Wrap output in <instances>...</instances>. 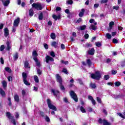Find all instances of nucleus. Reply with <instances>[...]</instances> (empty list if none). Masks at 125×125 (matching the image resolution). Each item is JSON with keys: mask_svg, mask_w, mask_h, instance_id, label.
Masks as SVG:
<instances>
[{"mask_svg": "<svg viewBox=\"0 0 125 125\" xmlns=\"http://www.w3.org/2000/svg\"><path fill=\"white\" fill-rule=\"evenodd\" d=\"M91 78L95 80H100L101 78V74L99 71H96L95 74H91Z\"/></svg>", "mask_w": 125, "mask_h": 125, "instance_id": "obj_1", "label": "nucleus"}, {"mask_svg": "<svg viewBox=\"0 0 125 125\" xmlns=\"http://www.w3.org/2000/svg\"><path fill=\"white\" fill-rule=\"evenodd\" d=\"M23 82L26 85H31V83L27 81V74L25 72L22 73Z\"/></svg>", "mask_w": 125, "mask_h": 125, "instance_id": "obj_2", "label": "nucleus"}, {"mask_svg": "<svg viewBox=\"0 0 125 125\" xmlns=\"http://www.w3.org/2000/svg\"><path fill=\"white\" fill-rule=\"evenodd\" d=\"M47 103L48 104V106L49 109H51L54 111H56V110H57V108H56V107H55V106L51 104V101L49 99H47Z\"/></svg>", "mask_w": 125, "mask_h": 125, "instance_id": "obj_3", "label": "nucleus"}, {"mask_svg": "<svg viewBox=\"0 0 125 125\" xmlns=\"http://www.w3.org/2000/svg\"><path fill=\"white\" fill-rule=\"evenodd\" d=\"M32 6L36 9H37V10H42V6L40 3H34Z\"/></svg>", "mask_w": 125, "mask_h": 125, "instance_id": "obj_4", "label": "nucleus"}, {"mask_svg": "<svg viewBox=\"0 0 125 125\" xmlns=\"http://www.w3.org/2000/svg\"><path fill=\"white\" fill-rule=\"evenodd\" d=\"M6 116L8 118H9L10 120H12V123L14 125H16V122L15 121V119H14L13 116H11V114L9 112H7L6 113Z\"/></svg>", "mask_w": 125, "mask_h": 125, "instance_id": "obj_5", "label": "nucleus"}, {"mask_svg": "<svg viewBox=\"0 0 125 125\" xmlns=\"http://www.w3.org/2000/svg\"><path fill=\"white\" fill-rule=\"evenodd\" d=\"M70 96H71V98H73V99L76 102H78V97L77 96V95L74 91H71L70 92Z\"/></svg>", "mask_w": 125, "mask_h": 125, "instance_id": "obj_6", "label": "nucleus"}, {"mask_svg": "<svg viewBox=\"0 0 125 125\" xmlns=\"http://www.w3.org/2000/svg\"><path fill=\"white\" fill-rule=\"evenodd\" d=\"M56 79L58 83H59L60 84L62 83V78H61V76H59V74H56Z\"/></svg>", "mask_w": 125, "mask_h": 125, "instance_id": "obj_7", "label": "nucleus"}, {"mask_svg": "<svg viewBox=\"0 0 125 125\" xmlns=\"http://www.w3.org/2000/svg\"><path fill=\"white\" fill-rule=\"evenodd\" d=\"M20 22V19L19 18H18L16 20L14 21L13 26H14V27H18V25H19Z\"/></svg>", "mask_w": 125, "mask_h": 125, "instance_id": "obj_8", "label": "nucleus"}, {"mask_svg": "<svg viewBox=\"0 0 125 125\" xmlns=\"http://www.w3.org/2000/svg\"><path fill=\"white\" fill-rule=\"evenodd\" d=\"M4 6H7L9 3H10V1L9 0H1Z\"/></svg>", "mask_w": 125, "mask_h": 125, "instance_id": "obj_9", "label": "nucleus"}, {"mask_svg": "<svg viewBox=\"0 0 125 125\" xmlns=\"http://www.w3.org/2000/svg\"><path fill=\"white\" fill-rule=\"evenodd\" d=\"M45 59H46V63H48L49 61H51L52 62L54 61V60L53 59V58H52L51 57L49 56H46V57H45Z\"/></svg>", "mask_w": 125, "mask_h": 125, "instance_id": "obj_10", "label": "nucleus"}, {"mask_svg": "<svg viewBox=\"0 0 125 125\" xmlns=\"http://www.w3.org/2000/svg\"><path fill=\"white\" fill-rule=\"evenodd\" d=\"M51 92L53 93V95H54V96L57 97L58 96V95H59L60 94L59 91L57 90L52 89Z\"/></svg>", "mask_w": 125, "mask_h": 125, "instance_id": "obj_11", "label": "nucleus"}, {"mask_svg": "<svg viewBox=\"0 0 125 125\" xmlns=\"http://www.w3.org/2000/svg\"><path fill=\"white\" fill-rule=\"evenodd\" d=\"M34 61L36 62V64L38 67H41V62L38 60V58H33Z\"/></svg>", "mask_w": 125, "mask_h": 125, "instance_id": "obj_12", "label": "nucleus"}, {"mask_svg": "<svg viewBox=\"0 0 125 125\" xmlns=\"http://www.w3.org/2000/svg\"><path fill=\"white\" fill-rule=\"evenodd\" d=\"M95 51V50H94V48H92L90 50L88 51V54L90 55H93Z\"/></svg>", "mask_w": 125, "mask_h": 125, "instance_id": "obj_13", "label": "nucleus"}, {"mask_svg": "<svg viewBox=\"0 0 125 125\" xmlns=\"http://www.w3.org/2000/svg\"><path fill=\"white\" fill-rule=\"evenodd\" d=\"M52 17L54 19H55V21H56V20H57V19L58 20H59V19H61V16L60 15H59L58 16L53 15Z\"/></svg>", "mask_w": 125, "mask_h": 125, "instance_id": "obj_14", "label": "nucleus"}, {"mask_svg": "<svg viewBox=\"0 0 125 125\" xmlns=\"http://www.w3.org/2000/svg\"><path fill=\"white\" fill-rule=\"evenodd\" d=\"M96 25H93V24H91L89 27L90 30H93V31H96V29H97V27L96 26Z\"/></svg>", "mask_w": 125, "mask_h": 125, "instance_id": "obj_15", "label": "nucleus"}, {"mask_svg": "<svg viewBox=\"0 0 125 125\" xmlns=\"http://www.w3.org/2000/svg\"><path fill=\"white\" fill-rule=\"evenodd\" d=\"M0 94L2 97H5V92L1 88H0Z\"/></svg>", "mask_w": 125, "mask_h": 125, "instance_id": "obj_16", "label": "nucleus"}, {"mask_svg": "<svg viewBox=\"0 0 125 125\" xmlns=\"http://www.w3.org/2000/svg\"><path fill=\"white\" fill-rule=\"evenodd\" d=\"M4 36L7 37V36H8V35H9L8 29L7 28H5L4 30Z\"/></svg>", "mask_w": 125, "mask_h": 125, "instance_id": "obj_17", "label": "nucleus"}, {"mask_svg": "<svg viewBox=\"0 0 125 125\" xmlns=\"http://www.w3.org/2000/svg\"><path fill=\"white\" fill-rule=\"evenodd\" d=\"M84 14V9H82L81 11L79 13L80 17H83Z\"/></svg>", "mask_w": 125, "mask_h": 125, "instance_id": "obj_18", "label": "nucleus"}, {"mask_svg": "<svg viewBox=\"0 0 125 125\" xmlns=\"http://www.w3.org/2000/svg\"><path fill=\"white\" fill-rule=\"evenodd\" d=\"M103 125H111V123L108 122L106 120H103Z\"/></svg>", "mask_w": 125, "mask_h": 125, "instance_id": "obj_19", "label": "nucleus"}, {"mask_svg": "<svg viewBox=\"0 0 125 125\" xmlns=\"http://www.w3.org/2000/svg\"><path fill=\"white\" fill-rule=\"evenodd\" d=\"M51 45L52 46H53L54 47H55V48H56V47H57V45H58V44L57 43V42H52Z\"/></svg>", "mask_w": 125, "mask_h": 125, "instance_id": "obj_20", "label": "nucleus"}, {"mask_svg": "<svg viewBox=\"0 0 125 125\" xmlns=\"http://www.w3.org/2000/svg\"><path fill=\"white\" fill-rule=\"evenodd\" d=\"M32 55L34 58H37V56H38V53H37L36 51H34L32 52Z\"/></svg>", "mask_w": 125, "mask_h": 125, "instance_id": "obj_21", "label": "nucleus"}, {"mask_svg": "<svg viewBox=\"0 0 125 125\" xmlns=\"http://www.w3.org/2000/svg\"><path fill=\"white\" fill-rule=\"evenodd\" d=\"M2 86L4 88H5V87H6V86H7V83L5 81H3L2 82Z\"/></svg>", "mask_w": 125, "mask_h": 125, "instance_id": "obj_22", "label": "nucleus"}, {"mask_svg": "<svg viewBox=\"0 0 125 125\" xmlns=\"http://www.w3.org/2000/svg\"><path fill=\"white\" fill-rule=\"evenodd\" d=\"M117 115H118L119 117H121V118H123V119H125V112L124 113L123 115L121 113H117Z\"/></svg>", "mask_w": 125, "mask_h": 125, "instance_id": "obj_23", "label": "nucleus"}, {"mask_svg": "<svg viewBox=\"0 0 125 125\" xmlns=\"http://www.w3.org/2000/svg\"><path fill=\"white\" fill-rule=\"evenodd\" d=\"M60 87L61 90H62V91H65V87H64L63 84H62V83L60 84Z\"/></svg>", "mask_w": 125, "mask_h": 125, "instance_id": "obj_24", "label": "nucleus"}, {"mask_svg": "<svg viewBox=\"0 0 125 125\" xmlns=\"http://www.w3.org/2000/svg\"><path fill=\"white\" fill-rule=\"evenodd\" d=\"M106 36L108 40H111V39H112V35H111L110 33L106 34Z\"/></svg>", "mask_w": 125, "mask_h": 125, "instance_id": "obj_25", "label": "nucleus"}, {"mask_svg": "<svg viewBox=\"0 0 125 125\" xmlns=\"http://www.w3.org/2000/svg\"><path fill=\"white\" fill-rule=\"evenodd\" d=\"M89 22L91 24H92V23H93L94 24V25H97V22H96V21H95L93 19L90 20Z\"/></svg>", "mask_w": 125, "mask_h": 125, "instance_id": "obj_26", "label": "nucleus"}, {"mask_svg": "<svg viewBox=\"0 0 125 125\" xmlns=\"http://www.w3.org/2000/svg\"><path fill=\"white\" fill-rule=\"evenodd\" d=\"M34 81L35 82V83H39V77H38V76L37 75H35L34 76Z\"/></svg>", "mask_w": 125, "mask_h": 125, "instance_id": "obj_27", "label": "nucleus"}, {"mask_svg": "<svg viewBox=\"0 0 125 125\" xmlns=\"http://www.w3.org/2000/svg\"><path fill=\"white\" fill-rule=\"evenodd\" d=\"M14 99L16 102H19V96L18 95H16L14 97Z\"/></svg>", "mask_w": 125, "mask_h": 125, "instance_id": "obj_28", "label": "nucleus"}, {"mask_svg": "<svg viewBox=\"0 0 125 125\" xmlns=\"http://www.w3.org/2000/svg\"><path fill=\"white\" fill-rule=\"evenodd\" d=\"M114 25H115V23H114V21H111L109 23V28L111 30V29H112V28H113V26H114Z\"/></svg>", "mask_w": 125, "mask_h": 125, "instance_id": "obj_29", "label": "nucleus"}, {"mask_svg": "<svg viewBox=\"0 0 125 125\" xmlns=\"http://www.w3.org/2000/svg\"><path fill=\"white\" fill-rule=\"evenodd\" d=\"M29 15L30 16H33L34 15V10L32 9L29 10Z\"/></svg>", "mask_w": 125, "mask_h": 125, "instance_id": "obj_30", "label": "nucleus"}, {"mask_svg": "<svg viewBox=\"0 0 125 125\" xmlns=\"http://www.w3.org/2000/svg\"><path fill=\"white\" fill-rule=\"evenodd\" d=\"M50 37L52 40H55V39L56 38V35H55V34L54 33H52Z\"/></svg>", "mask_w": 125, "mask_h": 125, "instance_id": "obj_31", "label": "nucleus"}, {"mask_svg": "<svg viewBox=\"0 0 125 125\" xmlns=\"http://www.w3.org/2000/svg\"><path fill=\"white\" fill-rule=\"evenodd\" d=\"M86 63L87 64V65L90 67L91 65V61H90V59H88L86 61Z\"/></svg>", "mask_w": 125, "mask_h": 125, "instance_id": "obj_32", "label": "nucleus"}, {"mask_svg": "<svg viewBox=\"0 0 125 125\" xmlns=\"http://www.w3.org/2000/svg\"><path fill=\"white\" fill-rule=\"evenodd\" d=\"M24 67L25 68H30V66H29V63L28 62H25Z\"/></svg>", "mask_w": 125, "mask_h": 125, "instance_id": "obj_33", "label": "nucleus"}, {"mask_svg": "<svg viewBox=\"0 0 125 125\" xmlns=\"http://www.w3.org/2000/svg\"><path fill=\"white\" fill-rule=\"evenodd\" d=\"M5 70L6 72H8V73H11V69L8 67H5Z\"/></svg>", "mask_w": 125, "mask_h": 125, "instance_id": "obj_34", "label": "nucleus"}, {"mask_svg": "<svg viewBox=\"0 0 125 125\" xmlns=\"http://www.w3.org/2000/svg\"><path fill=\"white\" fill-rule=\"evenodd\" d=\"M42 18H43L42 13H41L39 16V20H42Z\"/></svg>", "mask_w": 125, "mask_h": 125, "instance_id": "obj_35", "label": "nucleus"}, {"mask_svg": "<svg viewBox=\"0 0 125 125\" xmlns=\"http://www.w3.org/2000/svg\"><path fill=\"white\" fill-rule=\"evenodd\" d=\"M7 50H10V46H9V42H6Z\"/></svg>", "mask_w": 125, "mask_h": 125, "instance_id": "obj_36", "label": "nucleus"}, {"mask_svg": "<svg viewBox=\"0 0 125 125\" xmlns=\"http://www.w3.org/2000/svg\"><path fill=\"white\" fill-rule=\"evenodd\" d=\"M85 28H86V25H82V26H80V30H81V31H83V30H84L85 29Z\"/></svg>", "mask_w": 125, "mask_h": 125, "instance_id": "obj_37", "label": "nucleus"}, {"mask_svg": "<svg viewBox=\"0 0 125 125\" xmlns=\"http://www.w3.org/2000/svg\"><path fill=\"white\" fill-rule=\"evenodd\" d=\"M14 58L15 60H17L18 59V53H16L14 56Z\"/></svg>", "mask_w": 125, "mask_h": 125, "instance_id": "obj_38", "label": "nucleus"}, {"mask_svg": "<svg viewBox=\"0 0 125 125\" xmlns=\"http://www.w3.org/2000/svg\"><path fill=\"white\" fill-rule=\"evenodd\" d=\"M90 86H91V87L92 88H96V85L95 83H91L90 84Z\"/></svg>", "mask_w": 125, "mask_h": 125, "instance_id": "obj_39", "label": "nucleus"}, {"mask_svg": "<svg viewBox=\"0 0 125 125\" xmlns=\"http://www.w3.org/2000/svg\"><path fill=\"white\" fill-rule=\"evenodd\" d=\"M80 110L81 112H82V113H85V109H84V108H83V107L81 106Z\"/></svg>", "mask_w": 125, "mask_h": 125, "instance_id": "obj_40", "label": "nucleus"}, {"mask_svg": "<svg viewBox=\"0 0 125 125\" xmlns=\"http://www.w3.org/2000/svg\"><path fill=\"white\" fill-rule=\"evenodd\" d=\"M12 32L13 33H15V32H16V26H14V25H13L12 27Z\"/></svg>", "mask_w": 125, "mask_h": 125, "instance_id": "obj_41", "label": "nucleus"}, {"mask_svg": "<svg viewBox=\"0 0 125 125\" xmlns=\"http://www.w3.org/2000/svg\"><path fill=\"white\" fill-rule=\"evenodd\" d=\"M112 8L115 9V10H119V9H120V7L119 6H113Z\"/></svg>", "mask_w": 125, "mask_h": 125, "instance_id": "obj_42", "label": "nucleus"}, {"mask_svg": "<svg viewBox=\"0 0 125 125\" xmlns=\"http://www.w3.org/2000/svg\"><path fill=\"white\" fill-rule=\"evenodd\" d=\"M95 44H96V46H97L98 47H100L101 46V43H100L99 42H96Z\"/></svg>", "mask_w": 125, "mask_h": 125, "instance_id": "obj_43", "label": "nucleus"}, {"mask_svg": "<svg viewBox=\"0 0 125 125\" xmlns=\"http://www.w3.org/2000/svg\"><path fill=\"white\" fill-rule=\"evenodd\" d=\"M4 48H5L4 45H1L0 47V51H3V50H4Z\"/></svg>", "mask_w": 125, "mask_h": 125, "instance_id": "obj_44", "label": "nucleus"}, {"mask_svg": "<svg viewBox=\"0 0 125 125\" xmlns=\"http://www.w3.org/2000/svg\"><path fill=\"white\" fill-rule=\"evenodd\" d=\"M91 46H92V45H91V44L90 43H87L85 46V47H87V48H88V47H91Z\"/></svg>", "mask_w": 125, "mask_h": 125, "instance_id": "obj_45", "label": "nucleus"}, {"mask_svg": "<svg viewBox=\"0 0 125 125\" xmlns=\"http://www.w3.org/2000/svg\"><path fill=\"white\" fill-rule=\"evenodd\" d=\"M66 2L68 4H73V0H68Z\"/></svg>", "mask_w": 125, "mask_h": 125, "instance_id": "obj_46", "label": "nucleus"}, {"mask_svg": "<svg viewBox=\"0 0 125 125\" xmlns=\"http://www.w3.org/2000/svg\"><path fill=\"white\" fill-rule=\"evenodd\" d=\"M8 82H12V77L11 76H8L7 77Z\"/></svg>", "mask_w": 125, "mask_h": 125, "instance_id": "obj_47", "label": "nucleus"}, {"mask_svg": "<svg viewBox=\"0 0 125 125\" xmlns=\"http://www.w3.org/2000/svg\"><path fill=\"white\" fill-rule=\"evenodd\" d=\"M50 55L52 57H55V54H54V52H51L50 53Z\"/></svg>", "mask_w": 125, "mask_h": 125, "instance_id": "obj_48", "label": "nucleus"}, {"mask_svg": "<svg viewBox=\"0 0 125 125\" xmlns=\"http://www.w3.org/2000/svg\"><path fill=\"white\" fill-rule=\"evenodd\" d=\"M104 79L106 81H107V80H109V75H104Z\"/></svg>", "mask_w": 125, "mask_h": 125, "instance_id": "obj_49", "label": "nucleus"}, {"mask_svg": "<svg viewBox=\"0 0 125 125\" xmlns=\"http://www.w3.org/2000/svg\"><path fill=\"white\" fill-rule=\"evenodd\" d=\"M108 2V0H101V3H106Z\"/></svg>", "mask_w": 125, "mask_h": 125, "instance_id": "obj_50", "label": "nucleus"}, {"mask_svg": "<svg viewBox=\"0 0 125 125\" xmlns=\"http://www.w3.org/2000/svg\"><path fill=\"white\" fill-rule=\"evenodd\" d=\"M62 72L63 73H64V74H68V71L67 70V69H66V68H63L62 70Z\"/></svg>", "mask_w": 125, "mask_h": 125, "instance_id": "obj_51", "label": "nucleus"}, {"mask_svg": "<svg viewBox=\"0 0 125 125\" xmlns=\"http://www.w3.org/2000/svg\"><path fill=\"white\" fill-rule=\"evenodd\" d=\"M97 101L98 102V103L101 104V99L99 97H97Z\"/></svg>", "mask_w": 125, "mask_h": 125, "instance_id": "obj_52", "label": "nucleus"}, {"mask_svg": "<svg viewBox=\"0 0 125 125\" xmlns=\"http://www.w3.org/2000/svg\"><path fill=\"white\" fill-rule=\"evenodd\" d=\"M121 85V83L120 82H117L115 83L116 86H119Z\"/></svg>", "mask_w": 125, "mask_h": 125, "instance_id": "obj_53", "label": "nucleus"}, {"mask_svg": "<svg viewBox=\"0 0 125 125\" xmlns=\"http://www.w3.org/2000/svg\"><path fill=\"white\" fill-rule=\"evenodd\" d=\"M45 120L46 121V122H50V119H49V118L47 116H46L45 118Z\"/></svg>", "mask_w": 125, "mask_h": 125, "instance_id": "obj_54", "label": "nucleus"}, {"mask_svg": "<svg viewBox=\"0 0 125 125\" xmlns=\"http://www.w3.org/2000/svg\"><path fill=\"white\" fill-rule=\"evenodd\" d=\"M113 42H114V43H118V40H117L116 39H113Z\"/></svg>", "mask_w": 125, "mask_h": 125, "instance_id": "obj_55", "label": "nucleus"}, {"mask_svg": "<svg viewBox=\"0 0 125 125\" xmlns=\"http://www.w3.org/2000/svg\"><path fill=\"white\" fill-rule=\"evenodd\" d=\"M62 64H65V65H67L68 63V61H62Z\"/></svg>", "mask_w": 125, "mask_h": 125, "instance_id": "obj_56", "label": "nucleus"}, {"mask_svg": "<svg viewBox=\"0 0 125 125\" xmlns=\"http://www.w3.org/2000/svg\"><path fill=\"white\" fill-rule=\"evenodd\" d=\"M37 73L39 76L42 75V71H41L40 69H37Z\"/></svg>", "mask_w": 125, "mask_h": 125, "instance_id": "obj_57", "label": "nucleus"}, {"mask_svg": "<svg viewBox=\"0 0 125 125\" xmlns=\"http://www.w3.org/2000/svg\"><path fill=\"white\" fill-rule=\"evenodd\" d=\"M61 48L62 49H65V45H64L63 44H62L61 45Z\"/></svg>", "mask_w": 125, "mask_h": 125, "instance_id": "obj_58", "label": "nucleus"}, {"mask_svg": "<svg viewBox=\"0 0 125 125\" xmlns=\"http://www.w3.org/2000/svg\"><path fill=\"white\" fill-rule=\"evenodd\" d=\"M15 116L16 119H18V118H19V114H18V113H17V112H16L15 114Z\"/></svg>", "mask_w": 125, "mask_h": 125, "instance_id": "obj_59", "label": "nucleus"}, {"mask_svg": "<svg viewBox=\"0 0 125 125\" xmlns=\"http://www.w3.org/2000/svg\"><path fill=\"white\" fill-rule=\"evenodd\" d=\"M99 7V4H95L94 5V7L95 8H98Z\"/></svg>", "mask_w": 125, "mask_h": 125, "instance_id": "obj_60", "label": "nucleus"}, {"mask_svg": "<svg viewBox=\"0 0 125 125\" xmlns=\"http://www.w3.org/2000/svg\"><path fill=\"white\" fill-rule=\"evenodd\" d=\"M84 37L85 39H88L89 35H88V34H85Z\"/></svg>", "mask_w": 125, "mask_h": 125, "instance_id": "obj_61", "label": "nucleus"}, {"mask_svg": "<svg viewBox=\"0 0 125 125\" xmlns=\"http://www.w3.org/2000/svg\"><path fill=\"white\" fill-rule=\"evenodd\" d=\"M88 99L91 101L93 99V98L91 96H88Z\"/></svg>", "mask_w": 125, "mask_h": 125, "instance_id": "obj_62", "label": "nucleus"}, {"mask_svg": "<svg viewBox=\"0 0 125 125\" xmlns=\"http://www.w3.org/2000/svg\"><path fill=\"white\" fill-rule=\"evenodd\" d=\"M88 112H92V111H93V109L91 107H88Z\"/></svg>", "mask_w": 125, "mask_h": 125, "instance_id": "obj_63", "label": "nucleus"}, {"mask_svg": "<svg viewBox=\"0 0 125 125\" xmlns=\"http://www.w3.org/2000/svg\"><path fill=\"white\" fill-rule=\"evenodd\" d=\"M63 101L64 102H65V103H68V99H67V98H63Z\"/></svg>", "mask_w": 125, "mask_h": 125, "instance_id": "obj_64", "label": "nucleus"}]
</instances>
